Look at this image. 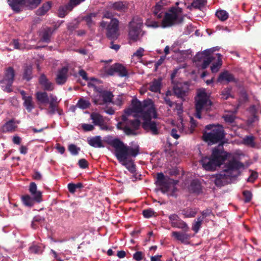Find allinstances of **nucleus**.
I'll return each mask as SVG.
<instances>
[{
  "mask_svg": "<svg viewBox=\"0 0 261 261\" xmlns=\"http://www.w3.org/2000/svg\"><path fill=\"white\" fill-rule=\"evenodd\" d=\"M132 106V110L128 109L125 111L128 117L123 115L122 121L119 122L117 125V127L122 129L127 135H136L135 131L139 128L141 123L140 120L137 119H131L128 118L132 112L136 113L134 116H137L142 119L153 116L155 113L154 108L146 101L141 102L137 99H133Z\"/></svg>",
  "mask_w": 261,
  "mask_h": 261,
  "instance_id": "nucleus-1",
  "label": "nucleus"
},
{
  "mask_svg": "<svg viewBox=\"0 0 261 261\" xmlns=\"http://www.w3.org/2000/svg\"><path fill=\"white\" fill-rule=\"evenodd\" d=\"M104 141L114 148V154L118 161L131 173L136 172V166L130 157H136L139 153L138 145L130 146L124 144L120 139L108 136Z\"/></svg>",
  "mask_w": 261,
  "mask_h": 261,
  "instance_id": "nucleus-2",
  "label": "nucleus"
},
{
  "mask_svg": "<svg viewBox=\"0 0 261 261\" xmlns=\"http://www.w3.org/2000/svg\"><path fill=\"white\" fill-rule=\"evenodd\" d=\"M166 0H161L153 8V13L158 19H162V26L163 28L171 27L181 23L184 20L182 9L178 7H173L166 12Z\"/></svg>",
  "mask_w": 261,
  "mask_h": 261,
  "instance_id": "nucleus-3",
  "label": "nucleus"
},
{
  "mask_svg": "<svg viewBox=\"0 0 261 261\" xmlns=\"http://www.w3.org/2000/svg\"><path fill=\"white\" fill-rule=\"evenodd\" d=\"M228 154L224 151L223 144H220L213 149L210 156L202 158L201 163L202 167L207 171H214L224 163Z\"/></svg>",
  "mask_w": 261,
  "mask_h": 261,
  "instance_id": "nucleus-4",
  "label": "nucleus"
},
{
  "mask_svg": "<svg viewBox=\"0 0 261 261\" xmlns=\"http://www.w3.org/2000/svg\"><path fill=\"white\" fill-rule=\"evenodd\" d=\"M244 168L243 163L233 159L227 163L222 173L216 174L212 177V180L217 187L222 186L225 182L226 177L238 176Z\"/></svg>",
  "mask_w": 261,
  "mask_h": 261,
  "instance_id": "nucleus-5",
  "label": "nucleus"
},
{
  "mask_svg": "<svg viewBox=\"0 0 261 261\" xmlns=\"http://www.w3.org/2000/svg\"><path fill=\"white\" fill-rule=\"evenodd\" d=\"M205 129L211 130L210 132H204L203 135L204 140L209 143H217L222 140L225 137L224 128L221 125H207Z\"/></svg>",
  "mask_w": 261,
  "mask_h": 261,
  "instance_id": "nucleus-6",
  "label": "nucleus"
},
{
  "mask_svg": "<svg viewBox=\"0 0 261 261\" xmlns=\"http://www.w3.org/2000/svg\"><path fill=\"white\" fill-rule=\"evenodd\" d=\"M36 98L41 103H49L48 113L53 115L57 111L60 115L63 114V110L58 109L57 98L55 96L51 94L49 96L45 92H38L36 93Z\"/></svg>",
  "mask_w": 261,
  "mask_h": 261,
  "instance_id": "nucleus-7",
  "label": "nucleus"
},
{
  "mask_svg": "<svg viewBox=\"0 0 261 261\" xmlns=\"http://www.w3.org/2000/svg\"><path fill=\"white\" fill-rule=\"evenodd\" d=\"M212 102L209 97L204 91H200L195 98V117L201 118V112L203 111H208L210 110Z\"/></svg>",
  "mask_w": 261,
  "mask_h": 261,
  "instance_id": "nucleus-8",
  "label": "nucleus"
},
{
  "mask_svg": "<svg viewBox=\"0 0 261 261\" xmlns=\"http://www.w3.org/2000/svg\"><path fill=\"white\" fill-rule=\"evenodd\" d=\"M100 26L106 29V36L111 40H115L118 38L119 33V21L117 19H112L110 22L102 20L100 22Z\"/></svg>",
  "mask_w": 261,
  "mask_h": 261,
  "instance_id": "nucleus-9",
  "label": "nucleus"
},
{
  "mask_svg": "<svg viewBox=\"0 0 261 261\" xmlns=\"http://www.w3.org/2000/svg\"><path fill=\"white\" fill-rule=\"evenodd\" d=\"M143 24L142 20L138 17H134L129 22L128 36L130 39L137 41L140 39Z\"/></svg>",
  "mask_w": 261,
  "mask_h": 261,
  "instance_id": "nucleus-10",
  "label": "nucleus"
},
{
  "mask_svg": "<svg viewBox=\"0 0 261 261\" xmlns=\"http://www.w3.org/2000/svg\"><path fill=\"white\" fill-rule=\"evenodd\" d=\"M42 0H8V4L12 9L16 13L21 11L20 6L25 5L31 9L36 8Z\"/></svg>",
  "mask_w": 261,
  "mask_h": 261,
  "instance_id": "nucleus-11",
  "label": "nucleus"
},
{
  "mask_svg": "<svg viewBox=\"0 0 261 261\" xmlns=\"http://www.w3.org/2000/svg\"><path fill=\"white\" fill-rule=\"evenodd\" d=\"M15 76V71L13 67H8L5 72L3 80L0 81V84L3 91L10 93L13 91L12 88Z\"/></svg>",
  "mask_w": 261,
  "mask_h": 261,
  "instance_id": "nucleus-12",
  "label": "nucleus"
},
{
  "mask_svg": "<svg viewBox=\"0 0 261 261\" xmlns=\"http://www.w3.org/2000/svg\"><path fill=\"white\" fill-rule=\"evenodd\" d=\"M152 117L155 118V113L153 116L149 118H143L144 122L142 123V127L147 132H150L153 135H156L159 134V128L158 124L154 121H151Z\"/></svg>",
  "mask_w": 261,
  "mask_h": 261,
  "instance_id": "nucleus-13",
  "label": "nucleus"
},
{
  "mask_svg": "<svg viewBox=\"0 0 261 261\" xmlns=\"http://www.w3.org/2000/svg\"><path fill=\"white\" fill-rule=\"evenodd\" d=\"M113 95L110 91H103L99 93L97 97L93 98V102L96 105H102L112 101Z\"/></svg>",
  "mask_w": 261,
  "mask_h": 261,
  "instance_id": "nucleus-14",
  "label": "nucleus"
},
{
  "mask_svg": "<svg viewBox=\"0 0 261 261\" xmlns=\"http://www.w3.org/2000/svg\"><path fill=\"white\" fill-rule=\"evenodd\" d=\"M106 73L110 75H113L117 73L121 77L127 75V71L122 65L116 63L109 67L106 70Z\"/></svg>",
  "mask_w": 261,
  "mask_h": 261,
  "instance_id": "nucleus-15",
  "label": "nucleus"
},
{
  "mask_svg": "<svg viewBox=\"0 0 261 261\" xmlns=\"http://www.w3.org/2000/svg\"><path fill=\"white\" fill-rule=\"evenodd\" d=\"M215 50V48L208 49L197 55V58H202L203 57V62L201 65V67L202 69L207 68L209 64L214 60L215 58L210 55Z\"/></svg>",
  "mask_w": 261,
  "mask_h": 261,
  "instance_id": "nucleus-16",
  "label": "nucleus"
},
{
  "mask_svg": "<svg viewBox=\"0 0 261 261\" xmlns=\"http://www.w3.org/2000/svg\"><path fill=\"white\" fill-rule=\"evenodd\" d=\"M54 32V29L51 27H45L41 29L40 32V41L48 43L50 41V38Z\"/></svg>",
  "mask_w": 261,
  "mask_h": 261,
  "instance_id": "nucleus-17",
  "label": "nucleus"
},
{
  "mask_svg": "<svg viewBox=\"0 0 261 261\" xmlns=\"http://www.w3.org/2000/svg\"><path fill=\"white\" fill-rule=\"evenodd\" d=\"M39 83L44 90L51 91L54 89V84L44 74H42L39 77Z\"/></svg>",
  "mask_w": 261,
  "mask_h": 261,
  "instance_id": "nucleus-18",
  "label": "nucleus"
},
{
  "mask_svg": "<svg viewBox=\"0 0 261 261\" xmlns=\"http://www.w3.org/2000/svg\"><path fill=\"white\" fill-rule=\"evenodd\" d=\"M188 92V88L186 86L177 84L173 87V93L178 98L184 99Z\"/></svg>",
  "mask_w": 261,
  "mask_h": 261,
  "instance_id": "nucleus-19",
  "label": "nucleus"
},
{
  "mask_svg": "<svg viewBox=\"0 0 261 261\" xmlns=\"http://www.w3.org/2000/svg\"><path fill=\"white\" fill-rule=\"evenodd\" d=\"M156 179L158 184L162 187L163 189H165L164 192H167L169 188L168 184L170 182V180H171V179L166 178L164 174L162 172L157 174Z\"/></svg>",
  "mask_w": 261,
  "mask_h": 261,
  "instance_id": "nucleus-20",
  "label": "nucleus"
},
{
  "mask_svg": "<svg viewBox=\"0 0 261 261\" xmlns=\"http://www.w3.org/2000/svg\"><path fill=\"white\" fill-rule=\"evenodd\" d=\"M29 192L31 195L34 197V199L37 203H39L42 201V193L37 190V185L34 182L30 183L29 186Z\"/></svg>",
  "mask_w": 261,
  "mask_h": 261,
  "instance_id": "nucleus-21",
  "label": "nucleus"
},
{
  "mask_svg": "<svg viewBox=\"0 0 261 261\" xmlns=\"http://www.w3.org/2000/svg\"><path fill=\"white\" fill-rule=\"evenodd\" d=\"M162 86L161 79H154L146 85V88L155 93H160Z\"/></svg>",
  "mask_w": 261,
  "mask_h": 261,
  "instance_id": "nucleus-22",
  "label": "nucleus"
},
{
  "mask_svg": "<svg viewBox=\"0 0 261 261\" xmlns=\"http://www.w3.org/2000/svg\"><path fill=\"white\" fill-rule=\"evenodd\" d=\"M87 142L90 146L95 148H101L103 147L101 137L99 136L87 138Z\"/></svg>",
  "mask_w": 261,
  "mask_h": 261,
  "instance_id": "nucleus-23",
  "label": "nucleus"
},
{
  "mask_svg": "<svg viewBox=\"0 0 261 261\" xmlns=\"http://www.w3.org/2000/svg\"><path fill=\"white\" fill-rule=\"evenodd\" d=\"M51 3L50 2H47L44 3L42 7L37 10L36 14L38 16H43L51 8Z\"/></svg>",
  "mask_w": 261,
  "mask_h": 261,
  "instance_id": "nucleus-24",
  "label": "nucleus"
},
{
  "mask_svg": "<svg viewBox=\"0 0 261 261\" xmlns=\"http://www.w3.org/2000/svg\"><path fill=\"white\" fill-rule=\"evenodd\" d=\"M234 77L232 74L227 71H225L219 75L218 81L219 82L226 81L227 82H231L234 81Z\"/></svg>",
  "mask_w": 261,
  "mask_h": 261,
  "instance_id": "nucleus-25",
  "label": "nucleus"
},
{
  "mask_svg": "<svg viewBox=\"0 0 261 261\" xmlns=\"http://www.w3.org/2000/svg\"><path fill=\"white\" fill-rule=\"evenodd\" d=\"M17 126L15 124L14 121L13 119L7 122L2 127L3 133L12 132L15 131Z\"/></svg>",
  "mask_w": 261,
  "mask_h": 261,
  "instance_id": "nucleus-26",
  "label": "nucleus"
},
{
  "mask_svg": "<svg viewBox=\"0 0 261 261\" xmlns=\"http://www.w3.org/2000/svg\"><path fill=\"white\" fill-rule=\"evenodd\" d=\"M172 236L178 241H180L181 243H185L190 237V235L186 233L177 231H173L172 232Z\"/></svg>",
  "mask_w": 261,
  "mask_h": 261,
  "instance_id": "nucleus-27",
  "label": "nucleus"
},
{
  "mask_svg": "<svg viewBox=\"0 0 261 261\" xmlns=\"http://www.w3.org/2000/svg\"><path fill=\"white\" fill-rule=\"evenodd\" d=\"M58 84H63L65 82V67H63L57 73L56 79Z\"/></svg>",
  "mask_w": 261,
  "mask_h": 261,
  "instance_id": "nucleus-28",
  "label": "nucleus"
},
{
  "mask_svg": "<svg viewBox=\"0 0 261 261\" xmlns=\"http://www.w3.org/2000/svg\"><path fill=\"white\" fill-rule=\"evenodd\" d=\"M32 99V96H30L23 97V100H24L23 106L28 112H31L34 108Z\"/></svg>",
  "mask_w": 261,
  "mask_h": 261,
  "instance_id": "nucleus-29",
  "label": "nucleus"
},
{
  "mask_svg": "<svg viewBox=\"0 0 261 261\" xmlns=\"http://www.w3.org/2000/svg\"><path fill=\"white\" fill-rule=\"evenodd\" d=\"M33 77L32 67L31 66L26 65L24 67L23 79L27 81H30Z\"/></svg>",
  "mask_w": 261,
  "mask_h": 261,
  "instance_id": "nucleus-30",
  "label": "nucleus"
},
{
  "mask_svg": "<svg viewBox=\"0 0 261 261\" xmlns=\"http://www.w3.org/2000/svg\"><path fill=\"white\" fill-rule=\"evenodd\" d=\"M90 118L92 120L93 123L95 125H100L102 122H104V119L103 117L98 113H92L91 114Z\"/></svg>",
  "mask_w": 261,
  "mask_h": 261,
  "instance_id": "nucleus-31",
  "label": "nucleus"
},
{
  "mask_svg": "<svg viewBox=\"0 0 261 261\" xmlns=\"http://www.w3.org/2000/svg\"><path fill=\"white\" fill-rule=\"evenodd\" d=\"M83 187V184L81 182H78L76 184L73 183H69L67 185V188L69 191L73 194L77 190L80 191L81 189Z\"/></svg>",
  "mask_w": 261,
  "mask_h": 261,
  "instance_id": "nucleus-32",
  "label": "nucleus"
},
{
  "mask_svg": "<svg viewBox=\"0 0 261 261\" xmlns=\"http://www.w3.org/2000/svg\"><path fill=\"white\" fill-rule=\"evenodd\" d=\"M217 56L218 57L217 62L216 63L213 64L211 66V70L213 73L217 72L222 64L221 55L220 54H217Z\"/></svg>",
  "mask_w": 261,
  "mask_h": 261,
  "instance_id": "nucleus-33",
  "label": "nucleus"
},
{
  "mask_svg": "<svg viewBox=\"0 0 261 261\" xmlns=\"http://www.w3.org/2000/svg\"><path fill=\"white\" fill-rule=\"evenodd\" d=\"M190 190L193 192L199 193L201 190V187L200 182L198 180H193L190 185Z\"/></svg>",
  "mask_w": 261,
  "mask_h": 261,
  "instance_id": "nucleus-34",
  "label": "nucleus"
},
{
  "mask_svg": "<svg viewBox=\"0 0 261 261\" xmlns=\"http://www.w3.org/2000/svg\"><path fill=\"white\" fill-rule=\"evenodd\" d=\"M22 200L23 204L28 206H32L34 205L35 200L34 199V197H31L29 195H24L22 197Z\"/></svg>",
  "mask_w": 261,
  "mask_h": 261,
  "instance_id": "nucleus-35",
  "label": "nucleus"
},
{
  "mask_svg": "<svg viewBox=\"0 0 261 261\" xmlns=\"http://www.w3.org/2000/svg\"><path fill=\"white\" fill-rule=\"evenodd\" d=\"M203 221V218L199 217L197 218V220H195L194 221L192 229L195 233H197L198 232Z\"/></svg>",
  "mask_w": 261,
  "mask_h": 261,
  "instance_id": "nucleus-36",
  "label": "nucleus"
},
{
  "mask_svg": "<svg viewBox=\"0 0 261 261\" xmlns=\"http://www.w3.org/2000/svg\"><path fill=\"white\" fill-rule=\"evenodd\" d=\"M174 227H177L183 229L185 231H187L189 229V227L186 222L179 219L173 226Z\"/></svg>",
  "mask_w": 261,
  "mask_h": 261,
  "instance_id": "nucleus-37",
  "label": "nucleus"
},
{
  "mask_svg": "<svg viewBox=\"0 0 261 261\" xmlns=\"http://www.w3.org/2000/svg\"><path fill=\"white\" fill-rule=\"evenodd\" d=\"M42 248L41 246L33 244L29 247V252L31 253L39 254L42 252Z\"/></svg>",
  "mask_w": 261,
  "mask_h": 261,
  "instance_id": "nucleus-38",
  "label": "nucleus"
},
{
  "mask_svg": "<svg viewBox=\"0 0 261 261\" xmlns=\"http://www.w3.org/2000/svg\"><path fill=\"white\" fill-rule=\"evenodd\" d=\"M216 16L221 21H225L228 18V13L225 10H218L216 12Z\"/></svg>",
  "mask_w": 261,
  "mask_h": 261,
  "instance_id": "nucleus-39",
  "label": "nucleus"
},
{
  "mask_svg": "<svg viewBox=\"0 0 261 261\" xmlns=\"http://www.w3.org/2000/svg\"><path fill=\"white\" fill-rule=\"evenodd\" d=\"M85 1V0H70L69 4L66 5V11H71L74 7L79 5Z\"/></svg>",
  "mask_w": 261,
  "mask_h": 261,
  "instance_id": "nucleus-40",
  "label": "nucleus"
},
{
  "mask_svg": "<svg viewBox=\"0 0 261 261\" xmlns=\"http://www.w3.org/2000/svg\"><path fill=\"white\" fill-rule=\"evenodd\" d=\"M112 8L118 11H125L127 9V7L125 4L122 2H117L112 5Z\"/></svg>",
  "mask_w": 261,
  "mask_h": 261,
  "instance_id": "nucleus-41",
  "label": "nucleus"
},
{
  "mask_svg": "<svg viewBox=\"0 0 261 261\" xmlns=\"http://www.w3.org/2000/svg\"><path fill=\"white\" fill-rule=\"evenodd\" d=\"M196 212L191 208L184 209L182 211V214L186 218H192L195 217Z\"/></svg>",
  "mask_w": 261,
  "mask_h": 261,
  "instance_id": "nucleus-42",
  "label": "nucleus"
},
{
  "mask_svg": "<svg viewBox=\"0 0 261 261\" xmlns=\"http://www.w3.org/2000/svg\"><path fill=\"white\" fill-rule=\"evenodd\" d=\"M206 3V0H193L191 6L196 9H201Z\"/></svg>",
  "mask_w": 261,
  "mask_h": 261,
  "instance_id": "nucleus-43",
  "label": "nucleus"
},
{
  "mask_svg": "<svg viewBox=\"0 0 261 261\" xmlns=\"http://www.w3.org/2000/svg\"><path fill=\"white\" fill-rule=\"evenodd\" d=\"M90 103L89 100L81 98L77 103L78 107L81 109H85L90 106Z\"/></svg>",
  "mask_w": 261,
  "mask_h": 261,
  "instance_id": "nucleus-44",
  "label": "nucleus"
},
{
  "mask_svg": "<svg viewBox=\"0 0 261 261\" xmlns=\"http://www.w3.org/2000/svg\"><path fill=\"white\" fill-rule=\"evenodd\" d=\"M68 150L72 155H76L81 150V148L74 144H70L68 146Z\"/></svg>",
  "mask_w": 261,
  "mask_h": 261,
  "instance_id": "nucleus-45",
  "label": "nucleus"
},
{
  "mask_svg": "<svg viewBox=\"0 0 261 261\" xmlns=\"http://www.w3.org/2000/svg\"><path fill=\"white\" fill-rule=\"evenodd\" d=\"M244 142L246 145L251 147H254V137L253 136H246L243 139Z\"/></svg>",
  "mask_w": 261,
  "mask_h": 261,
  "instance_id": "nucleus-46",
  "label": "nucleus"
},
{
  "mask_svg": "<svg viewBox=\"0 0 261 261\" xmlns=\"http://www.w3.org/2000/svg\"><path fill=\"white\" fill-rule=\"evenodd\" d=\"M142 213L145 218H149L154 216L155 213L152 209L148 208L144 210Z\"/></svg>",
  "mask_w": 261,
  "mask_h": 261,
  "instance_id": "nucleus-47",
  "label": "nucleus"
},
{
  "mask_svg": "<svg viewBox=\"0 0 261 261\" xmlns=\"http://www.w3.org/2000/svg\"><path fill=\"white\" fill-rule=\"evenodd\" d=\"M95 15L93 14H90L84 17V20L86 22L87 24L88 27H91L93 24V21L92 20V17H94Z\"/></svg>",
  "mask_w": 261,
  "mask_h": 261,
  "instance_id": "nucleus-48",
  "label": "nucleus"
},
{
  "mask_svg": "<svg viewBox=\"0 0 261 261\" xmlns=\"http://www.w3.org/2000/svg\"><path fill=\"white\" fill-rule=\"evenodd\" d=\"M245 202H249L252 198V194L249 191H244L243 193Z\"/></svg>",
  "mask_w": 261,
  "mask_h": 261,
  "instance_id": "nucleus-49",
  "label": "nucleus"
},
{
  "mask_svg": "<svg viewBox=\"0 0 261 261\" xmlns=\"http://www.w3.org/2000/svg\"><path fill=\"white\" fill-rule=\"evenodd\" d=\"M169 219L172 226L174 225V224L180 218L176 214H172L169 217Z\"/></svg>",
  "mask_w": 261,
  "mask_h": 261,
  "instance_id": "nucleus-50",
  "label": "nucleus"
},
{
  "mask_svg": "<svg viewBox=\"0 0 261 261\" xmlns=\"http://www.w3.org/2000/svg\"><path fill=\"white\" fill-rule=\"evenodd\" d=\"M82 128L85 132L91 131L94 129V127L93 125L90 124H82Z\"/></svg>",
  "mask_w": 261,
  "mask_h": 261,
  "instance_id": "nucleus-51",
  "label": "nucleus"
},
{
  "mask_svg": "<svg viewBox=\"0 0 261 261\" xmlns=\"http://www.w3.org/2000/svg\"><path fill=\"white\" fill-rule=\"evenodd\" d=\"M222 98L224 99H227L229 97L231 96L230 89H225L222 91Z\"/></svg>",
  "mask_w": 261,
  "mask_h": 261,
  "instance_id": "nucleus-52",
  "label": "nucleus"
},
{
  "mask_svg": "<svg viewBox=\"0 0 261 261\" xmlns=\"http://www.w3.org/2000/svg\"><path fill=\"white\" fill-rule=\"evenodd\" d=\"M78 164L79 167L83 169L87 168L88 165L87 161L84 159H80L78 162Z\"/></svg>",
  "mask_w": 261,
  "mask_h": 261,
  "instance_id": "nucleus-53",
  "label": "nucleus"
},
{
  "mask_svg": "<svg viewBox=\"0 0 261 261\" xmlns=\"http://www.w3.org/2000/svg\"><path fill=\"white\" fill-rule=\"evenodd\" d=\"M133 258L137 261H140L143 258V253L141 251H137L133 255Z\"/></svg>",
  "mask_w": 261,
  "mask_h": 261,
  "instance_id": "nucleus-54",
  "label": "nucleus"
},
{
  "mask_svg": "<svg viewBox=\"0 0 261 261\" xmlns=\"http://www.w3.org/2000/svg\"><path fill=\"white\" fill-rule=\"evenodd\" d=\"M144 49L140 47L135 53H134V56L137 57L138 58H141L143 56Z\"/></svg>",
  "mask_w": 261,
  "mask_h": 261,
  "instance_id": "nucleus-55",
  "label": "nucleus"
},
{
  "mask_svg": "<svg viewBox=\"0 0 261 261\" xmlns=\"http://www.w3.org/2000/svg\"><path fill=\"white\" fill-rule=\"evenodd\" d=\"M223 117L227 122L232 123L234 120V116L233 115H226Z\"/></svg>",
  "mask_w": 261,
  "mask_h": 261,
  "instance_id": "nucleus-56",
  "label": "nucleus"
},
{
  "mask_svg": "<svg viewBox=\"0 0 261 261\" xmlns=\"http://www.w3.org/2000/svg\"><path fill=\"white\" fill-rule=\"evenodd\" d=\"M79 24V22L77 20H75L73 23L69 24L68 26V30L70 31H73L75 29Z\"/></svg>",
  "mask_w": 261,
  "mask_h": 261,
  "instance_id": "nucleus-57",
  "label": "nucleus"
},
{
  "mask_svg": "<svg viewBox=\"0 0 261 261\" xmlns=\"http://www.w3.org/2000/svg\"><path fill=\"white\" fill-rule=\"evenodd\" d=\"M257 177V174L255 172H252L247 179L248 182H253Z\"/></svg>",
  "mask_w": 261,
  "mask_h": 261,
  "instance_id": "nucleus-58",
  "label": "nucleus"
},
{
  "mask_svg": "<svg viewBox=\"0 0 261 261\" xmlns=\"http://www.w3.org/2000/svg\"><path fill=\"white\" fill-rule=\"evenodd\" d=\"M190 124V133H192L197 125L196 121L193 118H191Z\"/></svg>",
  "mask_w": 261,
  "mask_h": 261,
  "instance_id": "nucleus-59",
  "label": "nucleus"
},
{
  "mask_svg": "<svg viewBox=\"0 0 261 261\" xmlns=\"http://www.w3.org/2000/svg\"><path fill=\"white\" fill-rule=\"evenodd\" d=\"M34 221L36 222V223H38L39 224H40L41 225L44 223L45 219L43 217L38 215L35 216L34 218Z\"/></svg>",
  "mask_w": 261,
  "mask_h": 261,
  "instance_id": "nucleus-60",
  "label": "nucleus"
},
{
  "mask_svg": "<svg viewBox=\"0 0 261 261\" xmlns=\"http://www.w3.org/2000/svg\"><path fill=\"white\" fill-rule=\"evenodd\" d=\"M58 15L60 17L63 18L65 16V9L64 7L61 6L58 10Z\"/></svg>",
  "mask_w": 261,
  "mask_h": 261,
  "instance_id": "nucleus-61",
  "label": "nucleus"
},
{
  "mask_svg": "<svg viewBox=\"0 0 261 261\" xmlns=\"http://www.w3.org/2000/svg\"><path fill=\"white\" fill-rule=\"evenodd\" d=\"M10 45H13L14 46V48L17 49H21L20 47V44L19 43L18 40L14 39L13 40V42H11Z\"/></svg>",
  "mask_w": 261,
  "mask_h": 261,
  "instance_id": "nucleus-62",
  "label": "nucleus"
},
{
  "mask_svg": "<svg viewBox=\"0 0 261 261\" xmlns=\"http://www.w3.org/2000/svg\"><path fill=\"white\" fill-rule=\"evenodd\" d=\"M165 58V56H162L161 57L160 59L155 62V67L156 69H157L160 65H161L163 63Z\"/></svg>",
  "mask_w": 261,
  "mask_h": 261,
  "instance_id": "nucleus-63",
  "label": "nucleus"
},
{
  "mask_svg": "<svg viewBox=\"0 0 261 261\" xmlns=\"http://www.w3.org/2000/svg\"><path fill=\"white\" fill-rule=\"evenodd\" d=\"M79 75L83 78V80L86 81L88 80L86 72L83 69H81L79 71Z\"/></svg>",
  "mask_w": 261,
  "mask_h": 261,
  "instance_id": "nucleus-64",
  "label": "nucleus"
}]
</instances>
